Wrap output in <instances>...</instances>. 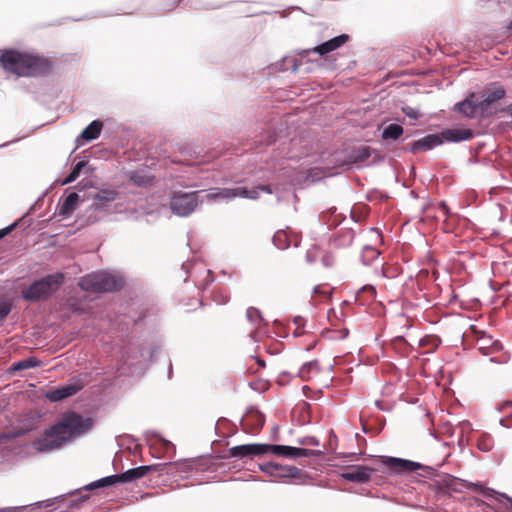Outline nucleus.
<instances>
[{"instance_id": "obj_42", "label": "nucleus", "mask_w": 512, "mask_h": 512, "mask_svg": "<svg viewBox=\"0 0 512 512\" xmlns=\"http://www.w3.org/2000/svg\"><path fill=\"white\" fill-rule=\"evenodd\" d=\"M402 111H403V113H404L407 117H409V118H411V119H414V120L418 119V118L421 116V114H420L419 110H417V109H415V108H413V107H410V106H405V107H403V108H402Z\"/></svg>"}, {"instance_id": "obj_33", "label": "nucleus", "mask_w": 512, "mask_h": 512, "mask_svg": "<svg viewBox=\"0 0 512 512\" xmlns=\"http://www.w3.org/2000/svg\"><path fill=\"white\" fill-rule=\"evenodd\" d=\"M472 485L477 489V491H479L483 496H485L487 498H491L494 495H497L501 498H504L505 500H507L509 503L512 504V498L509 497L505 493H500V492L495 491L494 489L483 487V485H481L479 483H474Z\"/></svg>"}, {"instance_id": "obj_27", "label": "nucleus", "mask_w": 512, "mask_h": 512, "mask_svg": "<svg viewBox=\"0 0 512 512\" xmlns=\"http://www.w3.org/2000/svg\"><path fill=\"white\" fill-rule=\"evenodd\" d=\"M320 372L319 362L313 360L304 363L299 369L298 376L305 381L312 379L315 375Z\"/></svg>"}, {"instance_id": "obj_53", "label": "nucleus", "mask_w": 512, "mask_h": 512, "mask_svg": "<svg viewBox=\"0 0 512 512\" xmlns=\"http://www.w3.org/2000/svg\"><path fill=\"white\" fill-rule=\"evenodd\" d=\"M313 293H315V294L321 293L320 292V287L319 286H315L314 289H313Z\"/></svg>"}, {"instance_id": "obj_32", "label": "nucleus", "mask_w": 512, "mask_h": 512, "mask_svg": "<svg viewBox=\"0 0 512 512\" xmlns=\"http://www.w3.org/2000/svg\"><path fill=\"white\" fill-rule=\"evenodd\" d=\"M379 251L370 245H366L363 247L361 253V259L364 265H370L375 259L379 256Z\"/></svg>"}, {"instance_id": "obj_18", "label": "nucleus", "mask_w": 512, "mask_h": 512, "mask_svg": "<svg viewBox=\"0 0 512 512\" xmlns=\"http://www.w3.org/2000/svg\"><path fill=\"white\" fill-rule=\"evenodd\" d=\"M162 465L154 464V465H143L135 468H131L126 470L123 473L119 474L121 483L133 482L137 479L144 477L150 471L158 470Z\"/></svg>"}, {"instance_id": "obj_16", "label": "nucleus", "mask_w": 512, "mask_h": 512, "mask_svg": "<svg viewBox=\"0 0 512 512\" xmlns=\"http://www.w3.org/2000/svg\"><path fill=\"white\" fill-rule=\"evenodd\" d=\"M265 422L264 415L255 408H250L241 419V425L245 432L253 433L262 428Z\"/></svg>"}, {"instance_id": "obj_10", "label": "nucleus", "mask_w": 512, "mask_h": 512, "mask_svg": "<svg viewBox=\"0 0 512 512\" xmlns=\"http://www.w3.org/2000/svg\"><path fill=\"white\" fill-rule=\"evenodd\" d=\"M381 463L393 473L413 472L418 469L427 470L429 472L434 471L430 466H424L418 462L397 457L382 456Z\"/></svg>"}, {"instance_id": "obj_34", "label": "nucleus", "mask_w": 512, "mask_h": 512, "mask_svg": "<svg viewBox=\"0 0 512 512\" xmlns=\"http://www.w3.org/2000/svg\"><path fill=\"white\" fill-rule=\"evenodd\" d=\"M300 66V62L291 56L284 57L278 66L280 71L296 72Z\"/></svg>"}, {"instance_id": "obj_5", "label": "nucleus", "mask_w": 512, "mask_h": 512, "mask_svg": "<svg viewBox=\"0 0 512 512\" xmlns=\"http://www.w3.org/2000/svg\"><path fill=\"white\" fill-rule=\"evenodd\" d=\"M124 285V279L121 275L109 272H95L88 274L79 280V286L82 290L89 292H112L119 290Z\"/></svg>"}, {"instance_id": "obj_40", "label": "nucleus", "mask_w": 512, "mask_h": 512, "mask_svg": "<svg viewBox=\"0 0 512 512\" xmlns=\"http://www.w3.org/2000/svg\"><path fill=\"white\" fill-rule=\"evenodd\" d=\"M298 444L302 446H318L319 440L314 436H306L297 440Z\"/></svg>"}, {"instance_id": "obj_49", "label": "nucleus", "mask_w": 512, "mask_h": 512, "mask_svg": "<svg viewBox=\"0 0 512 512\" xmlns=\"http://www.w3.org/2000/svg\"><path fill=\"white\" fill-rule=\"evenodd\" d=\"M15 510H16V508H14V507H7V508L0 509V512H14Z\"/></svg>"}, {"instance_id": "obj_38", "label": "nucleus", "mask_w": 512, "mask_h": 512, "mask_svg": "<svg viewBox=\"0 0 512 512\" xmlns=\"http://www.w3.org/2000/svg\"><path fill=\"white\" fill-rule=\"evenodd\" d=\"M367 293L369 295L368 299L371 300L375 297L376 295V289L374 286L372 285H364L362 286L356 293V299L359 300L360 297Z\"/></svg>"}, {"instance_id": "obj_47", "label": "nucleus", "mask_w": 512, "mask_h": 512, "mask_svg": "<svg viewBox=\"0 0 512 512\" xmlns=\"http://www.w3.org/2000/svg\"><path fill=\"white\" fill-rule=\"evenodd\" d=\"M489 361L492 363L501 364V363H505L507 361V359L506 358L498 359V358L492 357L489 359Z\"/></svg>"}, {"instance_id": "obj_12", "label": "nucleus", "mask_w": 512, "mask_h": 512, "mask_svg": "<svg viewBox=\"0 0 512 512\" xmlns=\"http://www.w3.org/2000/svg\"><path fill=\"white\" fill-rule=\"evenodd\" d=\"M259 469L273 477L297 478L301 472L296 466H283L275 462H266L259 465Z\"/></svg>"}, {"instance_id": "obj_23", "label": "nucleus", "mask_w": 512, "mask_h": 512, "mask_svg": "<svg viewBox=\"0 0 512 512\" xmlns=\"http://www.w3.org/2000/svg\"><path fill=\"white\" fill-rule=\"evenodd\" d=\"M372 152L373 149L367 145L353 147L348 154V163L362 164L370 158Z\"/></svg>"}, {"instance_id": "obj_15", "label": "nucleus", "mask_w": 512, "mask_h": 512, "mask_svg": "<svg viewBox=\"0 0 512 512\" xmlns=\"http://www.w3.org/2000/svg\"><path fill=\"white\" fill-rule=\"evenodd\" d=\"M81 389V384L69 383L67 385L48 390L45 397L51 402H58L75 395Z\"/></svg>"}, {"instance_id": "obj_9", "label": "nucleus", "mask_w": 512, "mask_h": 512, "mask_svg": "<svg viewBox=\"0 0 512 512\" xmlns=\"http://www.w3.org/2000/svg\"><path fill=\"white\" fill-rule=\"evenodd\" d=\"M268 453L284 458H299V457H319L324 455V450H312L302 447H294L288 445L269 444Z\"/></svg>"}, {"instance_id": "obj_44", "label": "nucleus", "mask_w": 512, "mask_h": 512, "mask_svg": "<svg viewBox=\"0 0 512 512\" xmlns=\"http://www.w3.org/2000/svg\"><path fill=\"white\" fill-rule=\"evenodd\" d=\"M157 441L160 443V445L165 451H168L169 449L173 448V444L162 437H158Z\"/></svg>"}, {"instance_id": "obj_48", "label": "nucleus", "mask_w": 512, "mask_h": 512, "mask_svg": "<svg viewBox=\"0 0 512 512\" xmlns=\"http://www.w3.org/2000/svg\"><path fill=\"white\" fill-rule=\"evenodd\" d=\"M501 348H502V346H501V344H500V342H499V341H493V343H492V349H493V350L498 351V350H500Z\"/></svg>"}, {"instance_id": "obj_20", "label": "nucleus", "mask_w": 512, "mask_h": 512, "mask_svg": "<svg viewBox=\"0 0 512 512\" xmlns=\"http://www.w3.org/2000/svg\"><path fill=\"white\" fill-rule=\"evenodd\" d=\"M439 135L442 137L443 142L459 143L471 139L473 132L471 129H446L439 133Z\"/></svg>"}, {"instance_id": "obj_56", "label": "nucleus", "mask_w": 512, "mask_h": 512, "mask_svg": "<svg viewBox=\"0 0 512 512\" xmlns=\"http://www.w3.org/2000/svg\"><path fill=\"white\" fill-rule=\"evenodd\" d=\"M87 499V496H81L77 501L79 503L84 502Z\"/></svg>"}, {"instance_id": "obj_8", "label": "nucleus", "mask_w": 512, "mask_h": 512, "mask_svg": "<svg viewBox=\"0 0 512 512\" xmlns=\"http://www.w3.org/2000/svg\"><path fill=\"white\" fill-rule=\"evenodd\" d=\"M118 192L114 189H102L92 196V203L86 209L84 217L86 222L95 223L110 209L111 204L118 198Z\"/></svg>"}, {"instance_id": "obj_54", "label": "nucleus", "mask_w": 512, "mask_h": 512, "mask_svg": "<svg viewBox=\"0 0 512 512\" xmlns=\"http://www.w3.org/2000/svg\"><path fill=\"white\" fill-rule=\"evenodd\" d=\"M506 406H512V402L506 401L503 403V406L500 409H503Z\"/></svg>"}, {"instance_id": "obj_4", "label": "nucleus", "mask_w": 512, "mask_h": 512, "mask_svg": "<svg viewBox=\"0 0 512 512\" xmlns=\"http://www.w3.org/2000/svg\"><path fill=\"white\" fill-rule=\"evenodd\" d=\"M161 348L162 340L160 338L153 339L146 347H129L123 355L124 363L131 372L136 371L138 368H145L157 358Z\"/></svg>"}, {"instance_id": "obj_43", "label": "nucleus", "mask_w": 512, "mask_h": 512, "mask_svg": "<svg viewBox=\"0 0 512 512\" xmlns=\"http://www.w3.org/2000/svg\"><path fill=\"white\" fill-rule=\"evenodd\" d=\"M18 223V221H15L8 225L7 227L0 229V240L7 236L9 233H11L18 226Z\"/></svg>"}, {"instance_id": "obj_26", "label": "nucleus", "mask_w": 512, "mask_h": 512, "mask_svg": "<svg viewBox=\"0 0 512 512\" xmlns=\"http://www.w3.org/2000/svg\"><path fill=\"white\" fill-rule=\"evenodd\" d=\"M120 482L119 474L109 475L98 480H95L83 487L86 491H92L99 488H106L113 486Z\"/></svg>"}, {"instance_id": "obj_19", "label": "nucleus", "mask_w": 512, "mask_h": 512, "mask_svg": "<svg viewBox=\"0 0 512 512\" xmlns=\"http://www.w3.org/2000/svg\"><path fill=\"white\" fill-rule=\"evenodd\" d=\"M475 93H471L463 101L454 105V110L463 114L467 118H474L480 112L479 102L473 101Z\"/></svg>"}, {"instance_id": "obj_62", "label": "nucleus", "mask_w": 512, "mask_h": 512, "mask_svg": "<svg viewBox=\"0 0 512 512\" xmlns=\"http://www.w3.org/2000/svg\"><path fill=\"white\" fill-rule=\"evenodd\" d=\"M363 431H364V433H367V429L365 426H363Z\"/></svg>"}, {"instance_id": "obj_22", "label": "nucleus", "mask_w": 512, "mask_h": 512, "mask_svg": "<svg viewBox=\"0 0 512 512\" xmlns=\"http://www.w3.org/2000/svg\"><path fill=\"white\" fill-rule=\"evenodd\" d=\"M505 95L506 92L502 87H497L490 90L482 100L478 101L480 106V113L485 114L493 103L503 99Z\"/></svg>"}, {"instance_id": "obj_14", "label": "nucleus", "mask_w": 512, "mask_h": 512, "mask_svg": "<svg viewBox=\"0 0 512 512\" xmlns=\"http://www.w3.org/2000/svg\"><path fill=\"white\" fill-rule=\"evenodd\" d=\"M349 40V35L347 34H340L336 37H333L320 45L315 46L312 49L303 50V53L305 55H308L310 53H317L320 56H324L330 52H333L337 50L338 48L342 47L347 41Z\"/></svg>"}, {"instance_id": "obj_51", "label": "nucleus", "mask_w": 512, "mask_h": 512, "mask_svg": "<svg viewBox=\"0 0 512 512\" xmlns=\"http://www.w3.org/2000/svg\"><path fill=\"white\" fill-rule=\"evenodd\" d=\"M306 259L308 262H313L314 260L312 259V256H311V253L308 251L307 254H306Z\"/></svg>"}, {"instance_id": "obj_29", "label": "nucleus", "mask_w": 512, "mask_h": 512, "mask_svg": "<svg viewBox=\"0 0 512 512\" xmlns=\"http://www.w3.org/2000/svg\"><path fill=\"white\" fill-rule=\"evenodd\" d=\"M403 127L399 124L392 123L384 128L382 131V139L388 140H396L403 134Z\"/></svg>"}, {"instance_id": "obj_45", "label": "nucleus", "mask_w": 512, "mask_h": 512, "mask_svg": "<svg viewBox=\"0 0 512 512\" xmlns=\"http://www.w3.org/2000/svg\"><path fill=\"white\" fill-rule=\"evenodd\" d=\"M293 323L297 326V328H302L305 325V319L301 316H295L293 319Z\"/></svg>"}, {"instance_id": "obj_17", "label": "nucleus", "mask_w": 512, "mask_h": 512, "mask_svg": "<svg viewBox=\"0 0 512 512\" xmlns=\"http://www.w3.org/2000/svg\"><path fill=\"white\" fill-rule=\"evenodd\" d=\"M374 469L366 465L354 466L351 469L341 473V478L354 483H366L371 478Z\"/></svg>"}, {"instance_id": "obj_7", "label": "nucleus", "mask_w": 512, "mask_h": 512, "mask_svg": "<svg viewBox=\"0 0 512 512\" xmlns=\"http://www.w3.org/2000/svg\"><path fill=\"white\" fill-rule=\"evenodd\" d=\"M203 191H174L170 197L171 212L179 217H188L204 202Z\"/></svg>"}, {"instance_id": "obj_39", "label": "nucleus", "mask_w": 512, "mask_h": 512, "mask_svg": "<svg viewBox=\"0 0 512 512\" xmlns=\"http://www.w3.org/2000/svg\"><path fill=\"white\" fill-rule=\"evenodd\" d=\"M230 297L229 295L224 291H215L213 292V301L217 305H225L228 303Z\"/></svg>"}, {"instance_id": "obj_2", "label": "nucleus", "mask_w": 512, "mask_h": 512, "mask_svg": "<svg viewBox=\"0 0 512 512\" xmlns=\"http://www.w3.org/2000/svg\"><path fill=\"white\" fill-rule=\"evenodd\" d=\"M0 65L6 72L17 77H34L49 70V63L44 58L14 49L0 53Z\"/></svg>"}, {"instance_id": "obj_52", "label": "nucleus", "mask_w": 512, "mask_h": 512, "mask_svg": "<svg viewBox=\"0 0 512 512\" xmlns=\"http://www.w3.org/2000/svg\"><path fill=\"white\" fill-rule=\"evenodd\" d=\"M323 264H324L325 266H329V265H330L329 260H328V257H324V258H323Z\"/></svg>"}, {"instance_id": "obj_46", "label": "nucleus", "mask_w": 512, "mask_h": 512, "mask_svg": "<svg viewBox=\"0 0 512 512\" xmlns=\"http://www.w3.org/2000/svg\"><path fill=\"white\" fill-rule=\"evenodd\" d=\"M277 139H278V136L275 134H269L267 140H266V144L267 145H271V144H274L277 142Z\"/></svg>"}, {"instance_id": "obj_57", "label": "nucleus", "mask_w": 512, "mask_h": 512, "mask_svg": "<svg viewBox=\"0 0 512 512\" xmlns=\"http://www.w3.org/2000/svg\"><path fill=\"white\" fill-rule=\"evenodd\" d=\"M336 438V435H334L333 433H331V436H330V442Z\"/></svg>"}, {"instance_id": "obj_59", "label": "nucleus", "mask_w": 512, "mask_h": 512, "mask_svg": "<svg viewBox=\"0 0 512 512\" xmlns=\"http://www.w3.org/2000/svg\"><path fill=\"white\" fill-rule=\"evenodd\" d=\"M283 127H284V125H283V124H280V128H279V131H280V132H283Z\"/></svg>"}, {"instance_id": "obj_41", "label": "nucleus", "mask_w": 512, "mask_h": 512, "mask_svg": "<svg viewBox=\"0 0 512 512\" xmlns=\"http://www.w3.org/2000/svg\"><path fill=\"white\" fill-rule=\"evenodd\" d=\"M12 305L10 302H2L0 304V322L3 321L11 312Z\"/></svg>"}, {"instance_id": "obj_61", "label": "nucleus", "mask_w": 512, "mask_h": 512, "mask_svg": "<svg viewBox=\"0 0 512 512\" xmlns=\"http://www.w3.org/2000/svg\"><path fill=\"white\" fill-rule=\"evenodd\" d=\"M332 368H333V366H332V365H329V366H328V370H330V371H331V370H332Z\"/></svg>"}, {"instance_id": "obj_28", "label": "nucleus", "mask_w": 512, "mask_h": 512, "mask_svg": "<svg viewBox=\"0 0 512 512\" xmlns=\"http://www.w3.org/2000/svg\"><path fill=\"white\" fill-rule=\"evenodd\" d=\"M41 364H42L41 360H39L38 358H36L34 356H31V357H28V358H25L18 362L13 363L10 370L11 371H22V370H27L30 368L40 367Z\"/></svg>"}, {"instance_id": "obj_6", "label": "nucleus", "mask_w": 512, "mask_h": 512, "mask_svg": "<svg viewBox=\"0 0 512 512\" xmlns=\"http://www.w3.org/2000/svg\"><path fill=\"white\" fill-rule=\"evenodd\" d=\"M260 191L272 193V189L268 185H260L256 188L249 189L243 186L234 188H211L207 191L205 198L208 201H229L235 198H244L255 200L259 197Z\"/></svg>"}, {"instance_id": "obj_13", "label": "nucleus", "mask_w": 512, "mask_h": 512, "mask_svg": "<svg viewBox=\"0 0 512 512\" xmlns=\"http://www.w3.org/2000/svg\"><path fill=\"white\" fill-rule=\"evenodd\" d=\"M442 144L443 140L439 134H428L421 139L407 144L405 150L414 154L419 151L428 152Z\"/></svg>"}, {"instance_id": "obj_60", "label": "nucleus", "mask_w": 512, "mask_h": 512, "mask_svg": "<svg viewBox=\"0 0 512 512\" xmlns=\"http://www.w3.org/2000/svg\"><path fill=\"white\" fill-rule=\"evenodd\" d=\"M206 8H212V9H215L216 7H215V6H206Z\"/></svg>"}, {"instance_id": "obj_37", "label": "nucleus", "mask_w": 512, "mask_h": 512, "mask_svg": "<svg viewBox=\"0 0 512 512\" xmlns=\"http://www.w3.org/2000/svg\"><path fill=\"white\" fill-rule=\"evenodd\" d=\"M246 318L249 322L256 325L263 320L261 312L255 307H249L246 311Z\"/></svg>"}, {"instance_id": "obj_55", "label": "nucleus", "mask_w": 512, "mask_h": 512, "mask_svg": "<svg viewBox=\"0 0 512 512\" xmlns=\"http://www.w3.org/2000/svg\"><path fill=\"white\" fill-rule=\"evenodd\" d=\"M375 405L380 409V410H383V407L381 406V403L380 401H375Z\"/></svg>"}, {"instance_id": "obj_30", "label": "nucleus", "mask_w": 512, "mask_h": 512, "mask_svg": "<svg viewBox=\"0 0 512 512\" xmlns=\"http://www.w3.org/2000/svg\"><path fill=\"white\" fill-rule=\"evenodd\" d=\"M87 161L81 160L77 162L70 173L62 180V185H67L74 182L81 174L84 167L87 166Z\"/></svg>"}, {"instance_id": "obj_21", "label": "nucleus", "mask_w": 512, "mask_h": 512, "mask_svg": "<svg viewBox=\"0 0 512 512\" xmlns=\"http://www.w3.org/2000/svg\"><path fill=\"white\" fill-rule=\"evenodd\" d=\"M127 177L132 184L143 188L150 186L154 179L146 168L129 171Z\"/></svg>"}, {"instance_id": "obj_24", "label": "nucleus", "mask_w": 512, "mask_h": 512, "mask_svg": "<svg viewBox=\"0 0 512 512\" xmlns=\"http://www.w3.org/2000/svg\"><path fill=\"white\" fill-rule=\"evenodd\" d=\"M103 128V122L99 119L93 120L88 126L84 128L82 133L77 137V141L82 139L86 142L93 141L100 136Z\"/></svg>"}, {"instance_id": "obj_25", "label": "nucleus", "mask_w": 512, "mask_h": 512, "mask_svg": "<svg viewBox=\"0 0 512 512\" xmlns=\"http://www.w3.org/2000/svg\"><path fill=\"white\" fill-rule=\"evenodd\" d=\"M80 196L77 192H71L66 196L59 207V216L68 217L78 206Z\"/></svg>"}, {"instance_id": "obj_3", "label": "nucleus", "mask_w": 512, "mask_h": 512, "mask_svg": "<svg viewBox=\"0 0 512 512\" xmlns=\"http://www.w3.org/2000/svg\"><path fill=\"white\" fill-rule=\"evenodd\" d=\"M64 280L65 276L62 272L48 274L22 289L21 296L29 302L46 300L60 288Z\"/></svg>"}, {"instance_id": "obj_1", "label": "nucleus", "mask_w": 512, "mask_h": 512, "mask_svg": "<svg viewBox=\"0 0 512 512\" xmlns=\"http://www.w3.org/2000/svg\"><path fill=\"white\" fill-rule=\"evenodd\" d=\"M92 426L91 418H84L75 412H66L45 430L43 437L33 442V447L41 453L61 449L75 438L88 432Z\"/></svg>"}, {"instance_id": "obj_31", "label": "nucleus", "mask_w": 512, "mask_h": 512, "mask_svg": "<svg viewBox=\"0 0 512 512\" xmlns=\"http://www.w3.org/2000/svg\"><path fill=\"white\" fill-rule=\"evenodd\" d=\"M272 241H273V244L278 249H281V250L287 249L291 244L289 236L285 230H278L274 234Z\"/></svg>"}, {"instance_id": "obj_11", "label": "nucleus", "mask_w": 512, "mask_h": 512, "mask_svg": "<svg viewBox=\"0 0 512 512\" xmlns=\"http://www.w3.org/2000/svg\"><path fill=\"white\" fill-rule=\"evenodd\" d=\"M268 451L269 444L251 443L233 446L229 448L228 454L230 458L243 459L245 457L264 455Z\"/></svg>"}, {"instance_id": "obj_58", "label": "nucleus", "mask_w": 512, "mask_h": 512, "mask_svg": "<svg viewBox=\"0 0 512 512\" xmlns=\"http://www.w3.org/2000/svg\"><path fill=\"white\" fill-rule=\"evenodd\" d=\"M508 29L512 30V20L508 24Z\"/></svg>"}, {"instance_id": "obj_35", "label": "nucleus", "mask_w": 512, "mask_h": 512, "mask_svg": "<svg viewBox=\"0 0 512 512\" xmlns=\"http://www.w3.org/2000/svg\"><path fill=\"white\" fill-rule=\"evenodd\" d=\"M494 446L493 438L488 433H482L477 439V447L482 452H489Z\"/></svg>"}, {"instance_id": "obj_36", "label": "nucleus", "mask_w": 512, "mask_h": 512, "mask_svg": "<svg viewBox=\"0 0 512 512\" xmlns=\"http://www.w3.org/2000/svg\"><path fill=\"white\" fill-rule=\"evenodd\" d=\"M441 340L434 335H428L420 339L419 344L422 347H427V353H432L440 345Z\"/></svg>"}, {"instance_id": "obj_50", "label": "nucleus", "mask_w": 512, "mask_h": 512, "mask_svg": "<svg viewBox=\"0 0 512 512\" xmlns=\"http://www.w3.org/2000/svg\"><path fill=\"white\" fill-rule=\"evenodd\" d=\"M479 351L485 356L488 354V348L486 347H480Z\"/></svg>"}]
</instances>
